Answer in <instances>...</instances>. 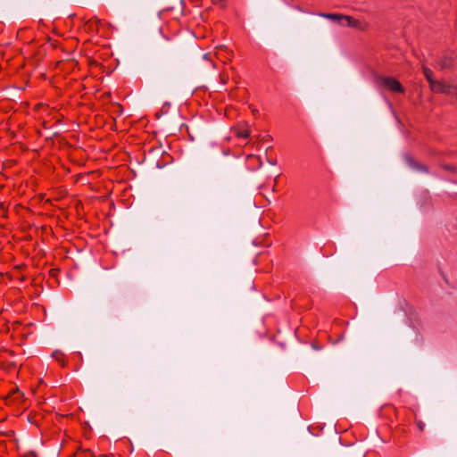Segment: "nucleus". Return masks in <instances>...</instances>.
<instances>
[{
	"instance_id": "f257e3e1",
	"label": "nucleus",
	"mask_w": 457,
	"mask_h": 457,
	"mask_svg": "<svg viewBox=\"0 0 457 457\" xmlns=\"http://www.w3.org/2000/svg\"><path fill=\"white\" fill-rule=\"evenodd\" d=\"M376 82L378 83V85L385 87L394 93H405L403 86L396 79L393 77L377 76Z\"/></svg>"
},
{
	"instance_id": "f03ea898",
	"label": "nucleus",
	"mask_w": 457,
	"mask_h": 457,
	"mask_svg": "<svg viewBox=\"0 0 457 457\" xmlns=\"http://www.w3.org/2000/svg\"><path fill=\"white\" fill-rule=\"evenodd\" d=\"M456 59V54L453 52H449L445 54L439 62L438 65L441 70H449L454 66Z\"/></svg>"
},
{
	"instance_id": "7ed1b4c3",
	"label": "nucleus",
	"mask_w": 457,
	"mask_h": 457,
	"mask_svg": "<svg viewBox=\"0 0 457 457\" xmlns=\"http://www.w3.org/2000/svg\"><path fill=\"white\" fill-rule=\"evenodd\" d=\"M405 162L412 169L418 170V171H420V172H425V173H428L429 172V169L428 166L422 164V163H420L419 162H417L412 156L411 155H406L405 156Z\"/></svg>"
},
{
	"instance_id": "20e7f679",
	"label": "nucleus",
	"mask_w": 457,
	"mask_h": 457,
	"mask_svg": "<svg viewBox=\"0 0 457 457\" xmlns=\"http://www.w3.org/2000/svg\"><path fill=\"white\" fill-rule=\"evenodd\" d=\"M450 85L449 83L436 80L431 86L430 88L434 93H440V94H448L450 91Z\"/></svg>"
},
{
	"instance_id": "39448f33",
	"label": "nucleus",
	"mask_w": 457,
	"mask_h": 457,
	"mask_svg": "<svg viewBox=\"0 0 457 457\" xmlns=\"http://www.w3.org/2000/svg\"><path fill=\"white\" fill-rule=\"evenodd\" d=\"M361 21L352 16L343 15L341 25L349 28L361 29Z\"/></svg>"
},
{
	"instance_id": "423d86ee",
	"label": "nucleus",
	"mask_w": 457,
	"mask_h": 457,
	"mask_svg": "<svg viewBox=\"0 0 457 457\" xmlns=\"http://www.w3.org/2000/svg\"><path fill=\"white\" fill-rule=\"evenodd\" d=\"M318 15L325 19L337 21L339 24H341L344 14L320 12Z\"/></svg>"
},
{
	"instance_id": "0eeeda50",
	"label": "nucleus",
	"mask_w": 457,
	"mask_h": 457,
	"mask_svg": "<svg viewBox=\"0 0 457 457\" xmlns=\"http://www.w3.org/2000/svg\"><path fill=\"white\" fill-rule=\"evenodd\" d=\"M422 71L430 87L436 80L434 79L433 71L425 65H422Z\"/></svg>"
},
{
	"instance_id": "6e6552de",
	"label": "nucleus",
	"mask_w": 457,
	"mask_h": 457,
	"mask_svg": "<svg viewBox=\"0 0 457 457\" xmlns=\"http://www.w3.org/2000/svg\"><path fill=\"white\" fill-rule=\"evenodd\" d=\"M440 167L448 171V172H451V173H454V174H457V166L456 165H452V164H440Z\"/></svg>"
},
{
	"instance_id": "1a4fd4ad",
	"label": "nucleus",
	"mask_w": 457,
	"mask_h": 457,
	"mask_svg": "<svg viewBox=\"0 0 457 457\" xmlns=\"http://www.w3.org/2000/svg\"><path fill=\"white\" fill-rule=\"evenodd\" d=\"M236 136L240 138H247L250 136V131L248 129H238L236 132Z\"/></svg>"
},
{
	"instance_id": "9d476101",
	"label": "nucleus",
	"mask_w": 457,
	"mask_h": 457,
	"mask_svg": "<svg viewBox=\"0 0 457 457\" xmlns=\"http://www.w3.org/2000/svg\"><path fill=\"white\" fill-rule=\"evenodd\" d=\"M415 423L420 432H423L425 429V423L419 420L417 417H415Z\"/></svg>"
},
{
	"instance_id": "9b49d317",
	"label": "nucleus",
	"mask_w": 457,
	"mask_h": 457,
	"mask_svg": "<svg viewBox=\"0 0 457 457\" xmlns=\"http://www.w3.org/2000/svg\"><path fill=\"white\" fill-rule=\"evenodd\" d=\"M450 92L447 94L449 96H456L457 97V85H450V88H449Z\"/></svg>"
},
{
	"instance_id": "f8f14e48",
	"label": "nucleus",
	"mask_w": 457,
	"mask_h": 457,
	"mask_svg": "<svg viewBox=\"0 0 457 457\" xmlns=\"http://www.w3.org/2000/svg\"><path fill=\"white\" fill-rule=\"evenodd\" d=\"M312 346L315 350H320L321 349V346L318 345L316 343H312Z\"/></svg>"
},
{
	"instance_id": "ddd939ff",
	"label": "nucleus",
	"mask_w": 457,
	"mask_h": 457,
	"mask_svg": "<svg viewBox=\"0 0 457 457\" xmlns=\"http://www.w3.org/2000/svg\"><path fill=\"white\" fill-rule=\"evenodd\" d=\"M268 162L271 165H276L277 164V160H270V159H268Z\"/></svg>"
},
{
	"instance_id": "4468645a",
	"label": "nucleus",
	"mask_w": 457,
	"mask_h": 457,
	"mask_svg": "<svg viewBox=\"0 0 457 457\" xmlns=\"http://www.w3.org/2000/svg\"><path fill=\"white\" fill-rule=\"evenodd\" d=\"M29 456L30 457H37V454L35 453H33V452L29 453Z\"/></svg>"
},
{
	"instance_id": "2eb2a0df",
	"label": "nucleus",
	"mask_w": 457,
	"mask_h": 457,
	"mask_svg": "<svg viewBox=\"0 0 457 457\" xmlns=\"http://www.w3.org/2000/svg\"><path fill=\"white\" fill-rule=\"evenodd\" d=\"M53 355L57 358V355H62V354L60 353H58V352H55V353H54Z\"/></svg>"
},
{
	"instance_id": "dca6fc26",
	"label": "nucleus",
	"mask_w": 457,
	"mask_h": 457,
	"mask_svg": "<svg viewBox=\"0 0 457 457\" xmlns=\"http://www.w3.org/2000/svg\"><path fill=\"white\" fill-rule=\"evenodd\" d=\"M203 57H204V59H208V54H204L203 55Z\"/></svg>"
},
{
	"instance_id": "f3484780",
	"label": "nucleus",
	"mask_w": 457,
	"mask_h": 457,
	"mask_svg": "<svg viewBox=\"0 0 457 457\" xmlns=\"http://www.w3.org/2000/svg\"><path fill=\"white\" fill-rule=\"evenodd\" d=\"M97 457H108V456H107V455H105V454H100V455H99V456H97Z\"/></svg>"
},
{
	"instance_id": "a211bd4d",
	"label": "nucleus",
	"mask_w": 457,
	"mask_h": 457,
	"mask_svg": "<svg viewBox=\"0 0 457 457\" xmlns=\"http://www.w3.org/2000/svg\"><path fill=\"white\" fill-rule=\"evenodd\" d=\"M295 9L302 11V9L299 6H295Z\"/></svg>"
}]
</instances>
